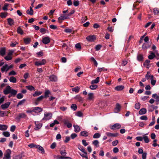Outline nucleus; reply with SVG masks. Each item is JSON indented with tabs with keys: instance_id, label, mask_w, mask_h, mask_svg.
<instances>
[{
	"instance_id": "obj_56",
	"label": "nucleus",
	"mask_w": 159,
	"mask_h": 159,
	"mask_svg": "<svg viewBox=\"0 0 159 159\" xmlns=\"http://www.w3.org/2000/svg\"><path fill=\"white\" fill-rule=\"evenodd\" d=\"M4 58L6 60L9 61L11 60L12 57L11 56L7 55V56L5 57Z\"/></svg>"
},
{
	"instance_id": "obj_4",
	"label": "nucleus",
	"mask_w": 159,
	"mask_h": 159,
	"mask_svg": "<svg viewBox=\"0 0 159 159\" xmlns=\"http://www.w3.org/2000/svg\"><path fill=\"white\" fill-rule=\"evenodd\" d=\"M46 60L45 59H43L41 61H36L35 63V65L36 66H39L44 65L46 64Z\"/></svg>"
},
{
	"instance_id": "obj_62",
	"label": "nucleus",
	"mask_w": 159,
	"mask_h": 159,
	"mask_svg": "<svg viewBox=\"0 0 159 159\" xmlns=\"http://www.w3.org/2000/svg\"><path fill=\"white\" fill-rule=\"evenodd\" d=\"M56 143L54 142L52 143L50 146V148L52 149H54L56 147Z\"/></svg>"
},
{
	"instance_id": "obj_9",
	"label": "nucleus",
	"mask_w": 159,
	"mask_h": 159,
	"mask_svg": "<svg viewBox=\"0 0 159 159\" xmlns=\"http://www.w3.org/2000/svg\"><path fill=\"white\" fill-rule=\"evenodd\" d=\"M145 77L147 80H148L150 78V79L154 78V76L152 75H151V73L149 71L147 72Z\"/></svg>"
},
{
	"instance_id": "obj_44",
	"label": "nucleus",
	"mask_w": 159,
	"mask_h": 159,
	"mask_svg": "<svg viewBox=\"0 0 159 159\" xmlns=\"http://www.w3.org/2000/svg\"><path fill=\"white\" fill-rule=\"evenodd\" d=\"M50 91L48 90H47L45 92V93H44V97H45V98H48L49 97V94H50Z\"/></svg>"
},
{
	"instance_id": "obj_47",
	"label": "nucleus",
	"mask_w": 159,
	"mask_h": 159,
	"mask_svg": "<svg viewBox=\"0 0 159 159\" xmlns=\"http://www.w3.org/2000/svg\"><path fill=\"white\" fill-rule=\"evenodd\" d=\"M23 96V95L21 93H20L17 94L16 97L18 99H20L22 98Z\"/></svg>"
},
{
	"instance_id": "obj_24",
	"label": "nucleus",
	"mask_w": 159,
	"mask_h": 159,
	"mask_svg": "<svg viewBox=\"0 0 159 159\" xmlns=\"http://www.w3.org/2000/svg\"><path fill=\"white\" fill-rule=\"evenodd\" d=\"M8 68V65L5 64L1 68V70L2 72H4L5 71L7 72L8 70H7Z\"/></svg>"
},
{
	"instance_id": "obj_1",
	"label": "nucleus",
	"mask_w": 159,
	"mask_h": 159,
	"mask_svg": "<svg viewBox=\"0 0 159 159\" xmlns=\"http://www.w3.org/2000/svg\"><path fill=\"white\" fill-rule=\"evenodd\" d=\"M3 93L5 95L9 93L12 94L13 95H16L17 93V91L12 89L9 85L7 86L3 90Z\"/></svg>"
},
{
	"instance_id": "obj_2",
	"label": "nucleus",
	"mask_w": 159,
	"mask_h": 159,
	"mask_svg": "<svg viewBox=\"0 0 159 159\" xmlns=\"http://www.w3.org/2000/svg\"><path fill=\"white\" fill-rule=\"evenodd\" d=\"M52 114L51 113H45L44 114V117L43 118V120L47 121L51 119L52 117Z\"/></svg>"
},
{
	"instance_id": "obj_58",
	"label": "nucleus",
	"mask_w": 159,
	"mask_h": 159,
	"mask_svg": "<svg viewBox=\"0 0 159 159\" xmlns=\"http://www.w3.org/2000/svg\"><path fill=\"white\" fill-rule=\"evenodd\" d=\"M9 4L7 3H5L2 7V9L4 11H7V7L8 6Z\"/></svg>"
},
{
	"instance_id": "obj_16",
	"label": "nucleus",
	"mask_w": 159,
	"mask_h": 159,
	"mask_svg": "<svg viewBox=\"0 0 159 159\" xmlns=\"http://www.w3.org/2000/svg\"><path fill=\"white\" fill-rule=\"evenodd\" d=\"M35 147L38 149L41 152V153L43 154L44 153L45 151L43 148L41 146L39 145H36Z\"/></svg>"
},
{
	"instance_id": "obj_21",
	"label": "nucleus",
	"mask_w": 159,
	"mask_h": 159,
	"mask_svg": "<svg viewBox=\"0 0 159 159\" xmlns=\"http://www.w3.org/2000/svg\"><path fill=\"white\" fill-rule=\"evenodd\" d=\"M147 112V110L145 108L141 109L139 111V113L140 115H143L145 114Z\"/></svg>"
},
{
	"instance_id": "obj_46",
	"label": "nucleus",
	"mask_w": 159,
	"mask_h": 159,
	"mask_svg": "<svg viewBox=\"0 0 159 159\" xmlns=\"http://www.w3.org/2000/svg\"><path fill=\"white\" fill-rule=\"evenodd\" d=\"M42 127L41 124L39 123L38 124L36 125V127L34 128V129H39L41 128Z\"/></svg>"
},
{
	"instance_id": "obj_43",
	"label": "nucleus",
	"mask_w": 159,
	"mask_h": 159,
	"mask_svg": "<svg viewBox=\"0 0 159 159\" xmlns=\"http://www.w3.org/2000/svg\"><path fill=\"white\" fill-rule=\"evenodd\" d=\"M80 88L79 87L77 86L75 88L72 89V90L73 91H74L78 93L79 92L80 90Z\"/></svg>"
},
{
	"instance_id": "obj_5",
	"label": "nucleus",
	"mask_w": 159,
	"mask_h": 159,
	"mask_svg": "<svg viewBox=\"0 0 159 159\" xmlns=\"http://www.w3.org/2000/svg\"><path fill=\"white\" fill-rule=\"evenodd\" d=\"M11 151L10 149H7L4 154V157L7 159H11Z\"/></svg>"
},
{
	"instance_id": "obj_42",
	"label": "nucleus",
	"mask_w": 159,
	"mask_h": 159,
	"mask_svg": "<svg viewBox=\"0 0 159 159\" xmlns=\"http://www.w3.org/2000/svg\"><path fill=\"white\" fill-rule=\"evenodd\" d=\"M137 59L139 61H142L143 59V56L141 54H139L137 56Z\"/></svg>"
},
{
	"instance_id": "obj_10",
	"label": "nucleus",
	"mask_w": 159,
	"mask_h": 159,
	"mask_svg": "<svg viewBox=\"0 0 159 159\" xmlns=\"http://www.w3.org/2000/svg\"><path fill=\"white\" fill-rule=\"evenodd\" d=\"M42 42L44 44H48L50 42V38L48 37H45L43 38Z\"/></svg>"
},
{
	"instance_id": "obj_22",
	"label": "nucleus",
	"mask_w": 159,
	"mask_h": 159,
	"mask_svg": "<svg viewBox=\"0 0 159 159\" xmlns=\"http://www.w3.org/2000/svg\"><path fill=\"white\" fill-rule=\"evenodd\" d=\"M33 11L32 8V7H30V10L28 9L26 11V13L27 14L30 15H32L33 14Z\"/></svg>"
},
{
	"instance_id": "obj_34",
	"label": "nucleus",
	"mask_w": 159,
	"mask_h": 159,
	"mask_svg": "<svg viewBox=\"0 0 159 159\" xmlns=\"http://www.w3.org/2000/svg\"><path fill=\"white\" fill-rule=\"evenodd\" d=\"M26 101L25 99H23L22 100L20 101L18 103L17 105V107H18L19 105H23Z\"/></svg>"
},
{
	"instance_id": "obj_55",
	"label": "nucleus",
	"mask_w": 159,
	"mask_h": 159,
	"mask_svg": "<svg viewBox=\"0 0 159 159\" xmlns=\"http://www.w3.org/2000/svg\"><path fill=\"white\" fill-rule=\"evenodd\" d=\"M75 98L80 102L82 101V98L79 96H76L75 97Z\"/></svg>"
},
{
	"instance_id": "obj_6",
	"label": "nucleus",
	"mask_w": 159,
	"mask_h": 159,
	"mask_svg": "<svg viewBox=\"0 0 159 159\" xmlns=\"http://www.w3.org/2000/svg\"><path fill=\"white\" fill-rule=\"evenodd\" d=\"M86 39L89 42H93L96 39V37L95 35H90L89 36H87Z\"/></svg>"
},
{
	"instance_id": "obj_50",
	"label": "nucleus",
	"mask_w": 159,
	"mask_h": 159,
	"mask_svg": "<svg viewBox=\"0 0 159 159\" xmlns=\"http://www.w3.org/2000/svg\"><path fill=\"white\" fill-rule=\"evenodd\" d=\"M26 88L29 90L30 91H32L33 90H34V87L31 86V85H29L28 86H26Z\"/></svg>"
},
{
	"instance_id": "obj_40",
	"label": "nucleus",
	"mask_w": 159,
	"mask_h": 159,
	"mask_svg": "<svg viewBox=\"0 0 159 159\" xmlns=\"http://www.w3.org/2000/svg\"><path fill=\"white\" fill-rule=\"evenodd\" d=\"M98 87V86L96 85H95L94 84H92L89 87V88L92 89L94 90L96 89Z\"/></svg>"
},
{
	"instance_id": "obj_13",
	"label": "nucleus",
	"mask_w": 159,
	"mask_h": 159,
	"mask_svg": "<svg viewBox=\"0 0 159 159\" xmlns=\"http://www.w3.org/2000/svg\"><path fill=\"white\" fill-rule=\"evenodd\" d=\"M10 104V102H7L4 104H2L1 106L2 108L3 109H5L7 108Z\"/></svg>"
},
{
	"instance_id": "obj_26",
	"label": "nucleus",
	"mask_w": 159,
	"mask_h": 159,
	"mask_svg": "<svg viewBox=\"0 0 159 159\" xmlns=\"http://www.w3.org/2000/svg\"><path fill=\"white\" fill-rule=\"evenodd\" d=\"M124 88V87L123 85H119L116 87L115 89L117 91H120L123 90Z\"/></svg>"
},
{
	"instance_id": "obj_53",
	"label": "nucleus",
	"mask_w": 159,
	"mask_h": 159,
	"mask_svg": "<svg viewBox=\"0 0 159 159\" xmlns=\"http://www.w3.org/2000/svg\"><path fill=\"white\" fill-rule=\"evenodd\" d=\"M140 107V104L139 102L135 104V108L137 109H139Z\"/></svg>"
},
{
	"instance_id": "obj_28",
	"label": "nucleus",
	"mask_w": 159,
	"mask_h": 159,
	"mask_svg": "<svg viewBox=\"0 0 159 159\" xmlns=\"http://www.w3.org/2000/svg\"><path fill=\"white\" fill-rule=\"evenodd\" d=\"M143 139H144L145 142L146 143H148L149 142V140L148 137L146 136L145 135H144L143 136Z\"/></svg>"
},
{
	"instance_id": "obj_60",
	"label": "nucleus",
	"mask_w": 159,
	"mask_h": 159,
	"mask_svg": "<svg viewBox=\"0 0 159 159\" xmlns=\"http://www.w3.org/2000/svg\"><path fill=\"white\" fill-rule=\"evenodd\" d=\"M82 143L85 146H86L88 145V143L86 142V141L85 140H82Z\"/></svg>"
},
{
	"instance_id": "obj_17",
	"label": "nucleus",
	"mask_w": 159,
	"mask_h": 159,
	"mask_svg": "<svg viewBox=\"0 0 159 159\" xmlns=\"http://www.w3.org/2000/svg\"><path fill=\"white\" fill-rule=\"evenodd\" d=\"M49 79L51 81H56L57 80V77L53 75H52L49 76Z\"/></svg>"
},
{
	"instance_id": "obj_25",
	"label": "nucleus",
	"mask_w": 159,
	"mask_h": 159,
	"mask_svg": "<svg viewBox=\"0 0 159 159\" xmlns=\"http://www.w3.org/2000/svg\"><path fill=\"white\" fill-rule=\"evenodd\" d=\"M81 136L87 137L89 135V133L86 131H83L80 133Z\"/></svg>"
},
{
	"instance_id": "obj_18",
	"label": "nucleus",
	"mask_w": 159,
	"mask_h": 159,
	"mask_svg": "<svg viewBox=\"0 0 159 159\" xmlns=\"http://www.w3.org/2000/svg\"><path fill=\"white\" fill-rule=\"evenodd\" d=\"M69 18V17L68 16H61L59 17L58 18L59 22V23H61V20H65V19H68Z\"/></svg>"
},
{
	"instance_id": "obj_36",
	"label": "nucleus",
	"mask_w": 159,
	"mask_h": 159,
	"mask_svg": "<svg viewBox=\"0 0 159 159\" xmlns=\"http://www.w3.org/2000/svg\"><path fill=\"white\" fill-rule=\"evenodd\" d=\"M89 97L88 99L89 100H92L93 98V93H89L88 94Z\"/></svg>"
},
{
	"instance_id": "obj_61",
	"label": "nucleus",
	"mask_w": 159,
	"mask_h": 159,
	"mask_svg": "<svg viewBox=\"0 0 159 159\" xmlns=\"http://www.w3.org/2000/svg\"><path fill=\"white\" fill-rule=\"evenodd\" d=\"M77 134L75 133H73V134H72L71 135V138L72 139H75V138H76V137H77Z\"/></svg>"
},
{
	"instance_id": "obj_19",
	"label": "nucleus",
	"mask_w": 159,
	"mask_h": 159,
	"mask_svg": "<svg viewBox=\"0 0 159 159\" xmlns=\"http://www.w3.org/2000/svg\"><path fill=\"white\" fill-rule=\"evenodd\" d=\"M73 127L74 128V131L75 132L77 133L79 132L80 130V128L79 126L77 125H74Z\"/></svg>"
},
{
	"instance_id": "obj_41",
	"label": "nucleus",
	"mask_w": 159,
	"mask_h": 159,
	"mask_svg": "<svg viewBox=\"0 0 159 159\" xmlns=\"http://www.w3.org/2000/svg\"><path fill=\"white\" fill-rule=\"evenodd\" d=\"M153 10L155 14L158 15L159 13V9L158 8H155Z\"/></svg>"
},
{
	"instance_id": "obj_51",
	"label": "nucleus",
	"mask_w": 159,
	"mask_h": 159,
	"mask_svg": "<svg viewBox=\"0 0 159 159\" xmlns=\"http://www.w3.org/2000/svg\"><path fill=\"white\" fill-rule=\"evenodd\" d=\"M151 84L152 85L154 86L156 82V80H154V78L152 79H151Z\"/></svg>"
},
{
	"instance_id": "obj_7",
	"label": "nucleus",
	"mask_w": 159,
	"mask_h": 159,
	"mask_svg": "<svg viewBox=\"0 0 159 159\" xmlns=\"http://www.w3.org/2000/svg\"><path fill=\"white\" fill-rule=\"evenodd\" d=\"M43 109L41 107H34L32 111L36 113H38L42 111Z\"/></svg>"
},
{
	"instance_id": "obj_3",
	"label": "nucleus",
	"mask_w": 159,
	"mask_h": 159,
	"mask_svg": "<svg viewBox=\"0 0 159 159\" xmlns=\"http://www.w3.org/2000/svg\"><path fill=\"white\" fill-rule=\"evenodd\" d=\"M110 128L113 130L119 129L121 128V125L119 123H116L111 126Z\"/></svg>"
},
{
	"instance_id": "obj_8",
	"label": "nucleus",
	"mask_w": 159,
	"mask_h": 159,
	"mask_svg": "<svg viewBox=\"0 0 159 159\" xmlns=\"http://www.w3.org/2000/svg\"><path fill=\"white\" fill-rule=\"evenodd\" d=\"M106 134L108 137H116L118 135V133H111L107 132Z\"/></svg>"
},
{
	"instance_id": "obj_38",
	"label": "nucleus",
	"mask_w": 159,
	"mask_h": 159,
	"mask_svg": "<svg viewBox=\"0 0 159 159\" xmlns=\"http://www.w3.org/2000/svg\"><path fill=\"white\" fill-rule=\"evenodd\" d=\"M78 148L83 152L84 153L85 155L87 154V152L85 151V149L83 148L81 146H80L79 147H78Z\"/></svg>"
},
{
	"instance_id": "obj_35",
	"label": "nucleus",
	"mask_w": 159,
	"mask_h": 159,
	"mask_svg": "<svg viewBox=\"0 0 159 159\" xmlns=\"http://www.w3.org/2000/svg\"><path fill=\"white\" fill-rule=\"evenodd\" d=\"M75 48L79 51L81 49V47L79 43L76 44L75 45Z\"/></svg>"
},
{
	"instance_id": "obj_30",
	"label": "nucleus",
	"mask_w": 159,
	"mask_h": 159,
	"mask_svg": "<svg viewBox=\"0 0 159 159\" xmlns=\"http://www.w3.org/2000/svg\"><path fill=\"white\" fill-rule=\"evenodd\" d=\"M99 77H97L95 80H92L91 82V84H97L99 82Z\"/></svg>"
},
{
	"instance_id": "obj_33",
	"label": "nucleus",
	"mask_w": 159,
	"mask_h": 159,
	"mask_svg": "<svg viewBox=\"0 0 159 159\" xmlns=\"http://www.w3.org/2000/svg\"><path fill=\"white\" fill-rule=\"evenodd\" d=\"M24 41L26 44H28L31 41V39L30 38H26L24 39Z\"/></svg>"
},
{
	"instance_id": "obj_57",
	"label": "nucleus",
	"mask_w": 159,
	"mask_h": 159,
	"mask_svg": "<svg viewBox=\"0 0 159 159\" xmlns=\"http://www.w3.org/2000/svg\"><path fill=\"white\" fill-rule=\"evenodd\" d=\"M99 142L98 140H95L93 142V144L96 146L97 147H98V146H97V145L98 144Z\"/></svg>"
},
{
	"instance_id": "obj_23",
	"label": "nucleus",
	"mask_w": 159,
	"mask_h": 159,
	"mask_svg": "<svg viewBox=\"0 0 159 159\" xmlns=\"http://www.w3.org/2000/svg\"><path fill=\"white\" fill-rule=\"evenodd\" d=\"M7 22L8 24L11 26L13 25L14 21L11 18H8L7 19Z\"/></svg>"
},
{
	"instance_id": "obj_45",
	"label": "nucleus",
	"mask_w": 159,
	"mask_h": 159,
	"mask_svg": "<svg viewBox=\"0 0 159 159\" xmlns=\"http://www.w3.org/2000/svg\"><path fill=\"white\" fill-rule=\"evenodd\" d=\"M100 134L99 133H96L93 135V138L94 139H97L99 138L100 137Z\"/></svg>"
},
{
	"instance_id": "obj_20",
	"label": "nucleus",
	"mask_w": 159,
	"mask_h": 159,
	"mask_svg": "<svg viewBox=\"0 0 159 159\" xmlns=\"http://www.w3.org/2000/svg\"><path fill=\"white\" fill-rule=\"evenodd\" d=\"M7 126L5 125H1L0 124V130L3 131L6 130L7 128Z\"/></svg>"
},
{
	"instance_id": "obj_11",
	"label": "nucleus",
	"mask_w": 159,
	"mask_h": 159,
	"mask_svg": "<svg viewBox=\"0 0 159 159\" xmlns=\"http://www.w3.org/2000/svg\"><path fill=\"white\" fill-rule=\"evenodd\" d=\"M44 98V96L42 95L41 96H40L37 98L36 99L35 102V105H38L39 104V102L41 101Z\"/></svg>"
},
{
	"instance_id": "obj_15",
	"label": "nucleus",
	"mask_w": 159,
	"mask_h": 159,
	"mask_svg": "<svg viewBox=\"0 0 159 159\" xmlns=\"http://www.w3.org/2000/svg\"><path fill=\"white\" fill-rule=\"evenodd\" d=\"M150 62V61L148 60H146L144 62L143 65L145 66H146L147 68H149L150 67V64L149 63Z\"/></svg>"
},
{
	"instance_id": "obj_12",
	"label": "nucleus",
	"mask_w": 159,
	"mask_h": 159,
	"mask_svg": "<svg viewBox=\"0 0 159 159\" xmlns=\"http://www.w3.org/2000/svg\"><path fill=\"white\" fill-rule=\"evenodd\" d=\"M26 115L24 113H20L18 116L16 117V120H19L21 118H24L26 117Z\"/></svg>"
},
{
	"instance_id": "obj_52",
	"label": "nucleus",
	"mask_w": 159,
	"mask_h": 159,
	"mask_svg": "<svg viewBox=\"0 0 159 159\" xmlns=\"http://www.w3.org/2000/svg\"><path fill=\"white\" fill-rule=\"evenodd\" d=\"M71 109H73L74 111H75L77 109V107L76 105L75 104H72L71 106Z\"/></svg>"
},
{
	"instance_id": "obj_14",
	"label": "nucleus",
	"mask_w": 159,
	"mask_h": 159,
	"mask_svg": "<svg viewBox=\"0 0 159 159\" xmlns=\"http://www.w3.org/2000/svg\"><path fill=\"white\" fill-rule=\"evenodd\" d=\"M121 108V106L119 103H117L116 105V107L114 110L115 113H118L120 111Z\"/></svg>"
},
{
	"instance_id": "obj_49",
	"label": "nucleus",
	"mask_w": 159,
	"mask_h": 159,
	"mask_svg": "<svg viewBox=\"0 0 159 159\" xmlns=\"http://www.w3.org/2000/svg\"><path fill=\"white\" fill-rule=\"evenodd\" d=\"M17 32L18 33L20 34H22L23 33L22 30L20 27H19L17 29Z\"/></svg>"
},
{
	"instance_id": "obj_59",
	"label": "nucleus",
	"mask_w": 159,
	"mask_h": 159,
	"mask_svg": "<svg viewBox=\"0 0 159 159\" xmlns=\"http://www.w3.org/2000/svg\"><path fill=\"white\" fill-rule=\"evenodd\" d=\"M16 73L14 70H12L8 73L9 75H16Z\"/></svg>"
},
{
	"instance_id": "obj_54",
	"label": "nucleus",
	"mask_w": 159,
	"mask_h": 159,
	"mask_svg": "<svg viewBox=\"0 0 159 159\" xmlns=\"http://www.w3.org/2000/svg\"><path fill=\"white\" fill-rule=\"evenodd\" d=\"M140 119L142 120H148V117L146 116H143L140 117Z\"/></svg>"
},
{
	"instance_id": "obj_39",
	"label": "nucleus",
	"mask_w": 159,
	"mask_h": 159,
	"mask_svg": "<svg viewBox=\"0 0 159 159\" xmlns=\"http://www.w3.org/2000/svg\"><path fill=\"white\" fill-rule=\"evenodd\" d=\"M2 134L6 137H9L10 136V133L8 131H5L2 133Z\"/></svg>"
},
{
	"instance_id": "obj_64",
	"label": "nucleus",
	"mask_w": 159,
	"mask_h": 159,
	"mask_svg": "<svg viewBox=\"0 0 159 159\" xmlns=\"http://www.w3.org/2000/svg\"><path fill=\"white\" fill-rule=\"evenodd\" d=\"M101 47V45H98L96 46L95 48L97 51H98L100 49Z\"/></svg>"
},
{
	"instance_id": "obj_27",
	"label": "nucleus",
	"mask_w": 159,
	"mask_h": 159,
	"mask_svg": "<svg viewBox=\"0 0 159 159\" xmlns=\"http://www.w3.org/2000/svg\"><path fill=\"white\" fill-rule=\"evenodd\" d=\"M9 80L10 82L16 83V78L14 76H11L9 79Z\"/></svg>"
},
{
	"instance_id": "obj_63",
	"label": "nucleus",
	"mask_w": 159,
	"mask_h": 159,
	"mask_svg": "<svg viewBox=\"0 0 159 159\" xmlns=\"http://www.w3.org/2000/svg\"><path fill=\"white\" fill-rule=\"evenodd\" d=\"M49 27L51 29H53V30H55L57 28V27L55 25H51L49 26Z\"/></svg>"
},
{
	"instance_id": "obj_48",
	"label": "nucleus",
	"mask_w": 159,
	"mask_h": 159,
	"mask_svg": "<svg viewBox=\"0 0 159 159\" xmlns=\"http://www.w3.org/2000/svg\"><path fill=\"white\" fill-rule=\"evenodd\" d=\"M80 4L78 0H74L73 2V4L75 6H78Z\"/></svg>"
},
{
	"instance_id": "obj_31",
	"label": "nucleus",
	"mask_w": 159,
	"mask_h": 159,
	"mask_svg": "<svg viewBox=\"0 0 159 159\" xmlns=\"http://www.w3.org/2000/svg\"><path fill=\"white\" fill-rule=\"evenodd\" d=\"M156 57V56L155 54L153 52H151V54L150 55L148 56V58L150 60L152 59L154 57Z\"/></svg>"
},
{
	"instance_id": "obj_37",
	"label": "nucleus",
	"mask_w": 159,
	"mask_h": 159,
	"mask_svg": "<svg viewBox=\"0 0 159 159\" xmlns=\"http://www.w3.org/2000/svg\"><path fill=\"white\" fill-rule=\"evenodd\" d=\"M42 93V92L40 91H36L33 94L34 97H36L41 95Z\"/></svg>"
},
{
	"instance_id": "obj_32",
	"label": "nucleus",
	"mask_w": 159,
	"mask_h": 159,
	"mask_svg": "<svg viewBox=\"0 0 159 159\" xmlns=\"http://www.w3.org/2000/svg\"><path fill=\"white\" fill-rule=\"evenodd\" d=\"M7 12H1L0 13V16L2 18H4L6 17L7 16Z\"/></svg>"
},
{
	"instance_id": "obj_29",
	"label": "nucleus",
	"mask_w": 159,
	"mask_h": 159,
	"mask_svg": "<svg viewBox=\"0 0 159 159\" xmlns=\"http://www.w3.org/2000/svg\"><path fill=\"white\" fill-rule=\"evenodd\" d=\"M6 52V49L5 48H2L0 50V54L2 56L5 55Z\"/></svg>"
}]
</instances>
